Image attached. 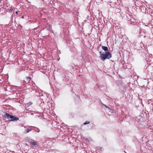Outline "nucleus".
<instances>
[{
    "label": "nucleus",
    "instance_id": "obj_1",
    "mask_svg": "<svg viewBox=\"0 0 153 153\" xmlns=\"http://www.w3.org/2000/svg\"><path fill=\"white\" fill-rule=\"evenodd\" d=\"M4 114L3 115L4 117L5 118H7L10 121H15L19 119V118L7 112H4Z\"/></svg>",
    "mask_w": 153,
    "mask_h": 153
},
{
    "label": "nucleus",
    "instance_id": "obj_2",
    "mask_svg": "<svg viewBox=\"0 0 153 153\" xmlns=\"http://www.w3.org/2000/svg\"><path fill=\"white\" fill-rule=\"evenodd\" d=\"M99 53L100 54V57L102 61H104L106 59H109L112 56V55L109 52H106L105 54H103L101 51H100Z\"/></svg>",
    "mask_w": 153,
    "mask_h": 153
},
{
    "label": "nucleus",
    "instance_id": "obj_3",
    "mask_svg": "<svg viewBox=\"0 0 153 153\" xmlns=\"http://www.w3.org/2000/svg\"><path fill=\"white\" fill-rule=\"evenodd\" d=\"M128 23L129 24H130L131 25H134V27L135 29H138V28L139 29V32L140 33V35H143V34H142V30L139 27L138 25H137L136 22H134V21H131V20H128Z\"/></svg>",
    "mask_w": 153,
    "mask_h": 153
},
{
    "label": "nucleus",
    "instance_id": "obj_4",
    "mask_svg": "<svg viewBox=\"0 0 153 153\" xmlns=\"http://www.w3.org/2000/svg\"><path fill=\"white\" fill-rule=\"evenodd\" d=\"M39 97H40V98L42 100L46 99V98H48L47 95L46 94H45L44 95L42 93H39Z\"/></svg>",
    "mask_w": 153,
    "mask_h": 153
},
{
    "label": "nucleus",
    "instance_id": "obj_5",
    "mask_svg": "<svg viewBox=\"0 0 153 153\" xmlns=\"http://www.w3.org/2000/svg\"><path fill=\"white\" fill-rule=\"evenodd\" d=\"M140 7L141 10H145V12H146V11H148V10L147 9V8H148V7L147 5L145 4H143L140 6Z\"/></svg>",
    "mask_w": 153,
    "mask_h": 153
},
{
    "label": "nucleus",
    "instance_id": "obj_6",
    "mask_svg": "<svg viewBox=\"0 0 153 153\" xmlns=\"http://www.w3.org/2000/svg\"><path fill=\"white\" fill-rule=\"evenodd\" d=\"M30 80V77H26L25 79L23 80V84H27Z\"/></svg>",
    "mask_w": 153,
    "mask_h": 153
},
{
    "label": "nucleus",
    "instance_id": "obj_7",
    "mask_svg": "<svg viewBox=\"0 0 153 153\" xmlns=\"http://www.w3.org/2000/svg\"><path fill=\"white\" fill-rule=\"evenodd\" d=\"M102 48L105 51V53L106 52H109L108 50V48L107 47L103 46H102Z\"/></svg>",
    "mask_w": 153,
    "mask_h": 153
},
{
    "label": "nucleus",
    "instance_id": "obj_8",
    "mask_svg": "<svg viewBox=\"0 0 153 153\" xmlns=\"http://www.w3.org/2000/svg\"><path fill=\"white\" fill-rule=\"evenodd\" d=\"M126 16L128 19V20H131L132 17L131 16V15H130L129 14H127L126 15Z\"/></svg>",
    "mask_w": 153,
    "mask_h": 153
},
{
    "label": "nucleus",
    "instance_id": "obj_9",
    "mask_svg": "<svg viewBox=\"0 0 153 153\" xmlns=\"http://www.w3.org/2000/svg\"><path fill=\"white\" fill-rule=\"evenodd\" d=\"M32 128H35L34 127H32L31 128H28L27 129V133H28L29 132V131H31L32 130H33V129Z\"/></svg>",
    "mask_w": 153,
    "mask_h": 153
},
{
    "label": "nucleus",
    "instance_id": "obj_10",
    "mask_svg": "<svg viewBox=\"0 0 153 153\" xmlns=\"http://www.w3.org/2000/svg\"><path fill=\"white\" fill-rule=\"evenodd\" d=\"M30 145L32 146H37V144L35 142H33L31 143H30Z\"/></svg>",
    "mask_w": 153,
    "mask_h": 153
},
{
    "label": "nucleus",
    "instance_id": "obj_11",
    "mask_svg": "<svg viewBox=\"0 0 153 153\" xmlns=\"http://www.w3.org/2000/svg\"><path fill=\"white\" fill-rule=\"evenodd\" d=\"M149 67L148 66L146 67L145 70L146 71V72L148 74L149 73Z\"/></svg>",
    "mask_w": 153,
    "mask_h": 153
},
{
    "label": "nucleus",
    "instance_id": "obj_12",
    "mask_svg": "<svg viewBox=\"0 0 153 153\" xmlns=\"http://www.w3.org/2000/svg\"><path fill=\"white\" fill-rule=\"evenodd\" d=\"M51 151L54 153H56L58 152V151L56 149H51Z\"/></svg>",
    "mask_w": 153,
    "mask_h": 153
},
{
    "label": "nucleus",
    "instance_id": "obj_13",
    "mask_svg": "<svg viewBox=\"0 0 153 153\" xmlns=\"http://www.w3.org/2000/svg\"><path fill=\"white\" fill-rule=\"evenodd\" d=\"M33 130L37 132H39L40 131L39 129L37 128H36V129H33Z\"/></svg>",
    "mask_w": 153,
    "mask_h": 153
},
{
    "label": "nucleus",
    "instance_id": "obj_14",
    "mask_svg": "<svg viewBox=\"0 0 153 153\" xmlns=\"http://www.w3.org/2000/svg\"><path fill=\"white\" fill-rule=\"evenodd\" d=\"M49 27V28L48 29H47V30H48L50 31L51 30V26H50V25H48Z\"/></svg>",
    "mask_w": 153,
    "mask_h": 153
},
{
    "label": "nucleus",
    "instance_id": "obj_15",
    "mask_svg": "<svg viewBox=\"0 0 153 153\" xmlns=\"http://www.w3.org/2000/svg\"><path fill=\"white\" fill-rule=\"evenodd\" d=\"M131 20V21H134V22H136L135 19L133 17H132L131 20Z\"/></svg>",
    "mask_w": 153,
    "mask_h": 153
},
{
    "label": "nucleus",
    "instance_id": "obj_16",
    "mask_svg": "<svg viewBox=\"0 0 153 153\" xmlns=\"http://www.w3.org/2000/svg\"><path fill=\"white\" fill-rule=\"evenodd\" d=\"M89 123H90V122L89 121H87L85 122L83 124L84 125H85L87 124H88Z\"/></svg>",
    "mask_w": 153,
    "mask_h": 153
},
{
    "label": "nucleus",
    "instance_id": "obj_17",
    "mask_svg": "<svg viewBox=\"0 0 153 153\" xmlns=\"http://www.w3.org/2000/svg\"><path fill=\"white\" fill-rule=\"evenodd\" d=\"M13 8H11L9 10V12H12V11H13Z\"/></svg>",
    "mask_w": 153,
    "mask_h": 153
},
{
    "label": "nucleus",
    "instance_id": "obj_18",
    "mask_svg": "<svg viewBox=\"0 0 153 153\" xmlns=\"http://www.w3.org/2000/svg\"><path fill=\"white\" fill-rule=\"evenodd\" d=\"M103 105H104V106L106 108H109V109H110L109 108L107 105H105L103 104Z\"/></svg>",
    "mask_w": 153,
    "mask_h": 153
},
{
    "label": "nucleus",
    "instance_id": "obj_19",
    "mask_svg": "<svg viewBox=\"0 0 153 153\" xmlns=\"http://www.w3.org/2000/svg\"><path fill=\"white\" fill-rule=\"evenodd\" d=\"M21 18L22 19H24V16H22Z\"/></svg>",
    "mask_w": 153,
    "mask_h": 153
},
{
    "label": "nucleus",
    "instance_id": "obj_20",
    "mask_svg": "<svg viewBox=\"0 0 153 153\" xmlns=\"http://www.w3.org/2000/svg\"><path fill=\"white\" fill-rule=\"evenodd\" d=\"M97 50L98 51H99V47H98V48H97Z\"/></svg>",
    "mask_w": 153,
    "mask_h": 153
},
{
    "label": "nucleus",
    "instance_id": "obj_21",
    "mask_svg": "<svg viewBox=\"0 0 153 153\" xmlns=\"http://www.w3.org/2000/svg\"><path fill=\"white\" fill-rule=\"evenodd\" d=\"M16 14H17L18 13V12L16 11Z\"/></svg>",
    "mask_w": 153,
    "mask_h": 153
},
{
    "label": "nucleus",
    "instance_id": "obj_22",
    "mask_svg": "<svg viewBox=\"0 0 153 153\" xmlns=\"http://www.w3.org/2000/svg\"><path fill=\"white\" fill-rule=\"evenodd\" d=\"M144 36V37H145V36Z\"/></svg>",
    "mask_w": 153,
    "mask_h": 153
},
{
    "label": "nucleus",
    "instance_id": "obj_23",
    "mask_svg": "<svg viewBox=\"0 0 153 153\" xmlns=\"http://www.w3.org/2000/svg\"><path fill=\"white\" fill-rule=\"evenodd\" d=\"M125 152L126 153V152L125 151Z\"/></svg>",
    "mask_w": 153,
    "mask_h": 153
},
{
    "label": "nucleus",
    "instance_id": "obj_24",
    "mask_svg": "<svg viewBox=\"0 0 153 153\" xmlns=\"http://www.w3.org/2000/svg\"><path fill=\"white\" fill-rule=\"evenodd\" d=\"M43 1H44L43 0H42Z\"/></svg>",
    "mask_w": 153,
    "mask_h": 153
}]
</instances>
